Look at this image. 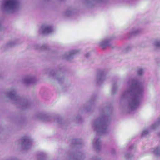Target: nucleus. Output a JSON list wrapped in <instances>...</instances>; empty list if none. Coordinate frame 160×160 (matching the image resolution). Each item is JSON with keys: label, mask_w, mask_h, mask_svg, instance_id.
<instances>
[{"label": "nucleus", "mask_w": 160, "mask_h": 160, "mask_svg": "<svg viewBox=\"0 0 160 160\" xmlns=\"http://www.w3.org/2000/svg\"><path fill=\"white\" fill-rule=\"evenodd\" d=\"M17 0H7L5 4V8L9 9H14L18 6Z\"/></svg>", "instance_id": "1"}, {"label": "nucleus", "mask_w": 160, "mask_h": 160, "mask_svg": "<svg viewBox=\"0 0 160 160\" xmlns=\"http://www.w3.org/2000/svg\"><path fill=\"white\" fill-rule=\"evenodd\" d=\"M31 144L30 141H22L21 146L24 149H27L30 147Z\"/></svg>", "instance_id": "2"}, {"label": "nucleus", "mask_w": 160, "mask_h": 160, "mask_svg": "<svg viewBox=\"0 0 160 160\" xmlns=\"http://www.w3.org/2000/svg\"><path fill=\"white\" fill-rule=\"evenodd\" d=\"M92 143L93 146L96 150H99L100 148L101 145L100 141H93Z\"/></svg>", "instance_id": "3"}, {"label": "nucleus", "mask_w": 160, "mask_h": 160, "mask_svg": "<svg viewBox=\"0 0 160 160\" xmlns=\"http://www.w3.org/2000/svg\"><path fill=\"white\" fill-rule=\"evenodd\" d=\"M153 153L157 157L160 156V147L156 148L153 151Z\"/></svg>", "instance_id": "4"}, {"label": "nucleus", "mask_w": 160, "mask_h": 160, "mask_svg": "<svg viewBox=\"0 0 160 160\" xmlns=\"http://www.w3.org/2000/svg\"><path fill=\"white\" fill-rule=\"evenodd\" d=\"M42 28L44 29L43 33H49L52 31V28L50 27H47L45 28L43 27Z\"/></svg>", "instance_id": "5"}, {"label": "nucleus", "mask_w": 160, "mask_h": 160, "mask_svg": "<svg viewBox=\"0 0 160 160\" xmlns=\"http://www.w3.org/2000/svg\"><path fill=\"white\" fill-rule=\"evenodd\" d=\"M133 157V155H130L128 153H125L124 155L125 158L126 160H130Z\"/></svg>", "instance_id": "6"}, {"label": "nucleus", "mask_w": 160, "mask_h": 160, "mask_svg": "<svg viewBox=\"0 0 160 160\" xmlns=\"http://www.w3.org/2000/svg\"><path fill=\"white\" fill-rule=\"evenodd\" d=\"M139 104V101L138 100H135L133 102V105L134 106H138Z\"/></svg>", "instance_id": "7"}, {"label": "nucleus", "mask_w": 160, "mask_h": 160, "mask_svg": "<svg viewBox=\"0 0 160 160\" xmlns=\"http://www.w3.org/2000/svg\"><path fill=\"white\" fill-rule=\"evenodd\" d=\"M143 73V70L142 69H139L138 70V73L139 75H141Z\"/></svg>", "instance_id": "8"}, {"label": "nucleus", "mask_w": 160, "mask_h": 160, "mask_svg": "<svg viewBox=\"0 0 160 160\" xmlns=\"http://www.w3.org/2000/svg\"><path fill=\"white\" fill-rule=\"evenodd\" d=\"M148 132L147 130H144L142 133V135L144 136L147 134H148Z\"/></svg>", "instance_id": "9"}, {"label": "nucleus", "mask_w": 160, "mask_h": 160, "mask_svg": "<svg viewBox=\"0 0 160 160\" xmlns=\"http://www.w3.org/2000/svg\"><path fill=\"white\" fill-rule=\"evenodd\" d=\"M132 146H131V147H130V148H132Z\"/></svg>", "instance_id": "10"}, {"label": "nucleus", "mask_w": 160, "mask_h": 160, "mask_svg": "<svg viewBox=\"0 0 160 160\" xmlns=\"http://www.w3.org/2000/svg\"><path fill=\"white\" fill-rule=\"evenodd\" d=\"M23 140H26V139H23Z\"/></svg>", "instance_id": "11"}]
</instances>
